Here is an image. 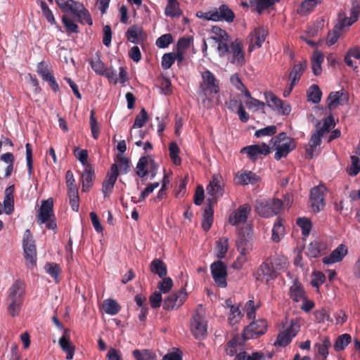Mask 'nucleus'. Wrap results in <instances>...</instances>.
Wrapping results in <instances>:
<instances>
[{"mask_svg": "<svg viewBox=\"0 0 360 360\" xmlns=\"http://www.w3.org/2000/svg\"><path fill=\"white\" fill-rule=\"evenodd\" d=\"M360 6L356 2L352 4L349 11V17H347L345 13H340L338 15V23L335 25L333 30L328 34L326 43L330 46L334 44L338 39L341 31L356 22L358 20Z\"/></svg>", "mask_w": 360, "mask_h": 360, "instance_id": "1", "label": "nucleus"}, {"mask_svg": "<svg viewBox=\"0 0 360 360\" xmlns=\"http://www.w3.org/2000/svg\"><path fill=\"white\" fill-rule=\"evenodd\" d=\"M207 41L212 46L215 47L220 57H225L228 53L230 37L226 30L217 25L213 26L210 30Z\"/></svg>", "mask_w": 360, "mask_h": 360, "instance_id": "2", "label": "nucleus"}, {"mask_svg": "<svg viewBox=\"0 0 360 360\" xmlns=\"http://www.w3.org/2000/svg\"><path fill=\"white\" fill-rule=\"evenodd\" d=\"M270 145L276 150L274 158L277 160L287 156L296 146L295 141L285 133H281L272 138Z\"/></svg>", "mask_w": 360, "mask_h": 360, "instance_id": "3", "label": "nucleus"}, {"mask_svg": "<svg viewBox=\"0 0 360 360\" xmlns=\"http://www.w3.org/2000/svg\"><path fill=\"white\" fill-rule=\"evenodd\" d=\"M207 322L205 318V310L199 306L194 311L191 319V331L196 339H202L207 335Z\"/></svg>", "mask_w": 360, "mask_h": 360, "instance_id": "4", "label": "nucleus"}, {"mask_svg": "<svg viewBox=\"0 0 360 360\" xmlns=\"http://www.w3.org/2000/svg\"><path fill=\"white\" fill-rule=\"evenodd\" d=\"M300 328V321L297 318L286 320L283 328L278 335L275 345L285 347L288 345L297 335Z\"/></svg>", "mask_w": 360, "mask_h": 360, "instance_id": "5", "label": "nucleus"}, {"mask_svg": "<svg viewBox=\"0 0 360 360\" xmlns=\"http://www.w3.org/2000/svg\"><path fill=\"white\" fill-rule=\"evenodd\" d=\"M282 209V202L278 199H259L255 205L257 212L263 217H270Z\"/></svg>", "mask_w": 360, "mask_h": 360, "instance_id": "6", "label": "nucleus"}, {"mask_svg": "<svg viewBox=\"0 0 360 360\" xmlns=\"http://www.w3.org/2000/svg\"><path fill=\"white\" fill-rule=\"evenodd\" d=\"M53 207L52 198L43 200L38 211L37 221L39 224H46L48 229L54 230L56 228V224L54 221Z\"/></svg>", "mask_w": 360, "mask_h": 360, "instance_id": "7", "label": "nucleus"}, {"mask_svg": "<svg viewBox=\"0 0 360 360\" xmlns=\"http://www.w3.org/2000/svg\"><path fill=\"white\" fill-rule=\"evenodd\" d=\"M202 82L201 84V89L204 93V96H207L208 94H217L219 90L218 82L216 80L214 75L208 70L202 73ZM210 98L205 97L202 98V105L204 108H210L212 105L210 104Z\"/></svg>", "mask_w": 360, "mask_h": 360, "instance_id": "8", "label": "nucleus"}, {"mask_svg": "<svg viewBox=\"0 0 360 360\" xmlns=\"http://www.w3.org/2000/svg\"><path fill=\"white\" fill-rule=\"evenodd\" d=\"M224 186L222 176L219 174H214L206 188L207 200L209 205H212L223 196L224 193Z\"/></svg>", "mask_w": 360, "mask_h": 360, "instance_id": "9", "label": "nucleus"}, {"mask_svg": "<svg viewBox=\"0 0 360 360\" xmlns=\"http://www.w3.org/2000/svg\"><path fill=\"white\" fill-rule=\"evenodd\" d=\"M269 145L264 143L250 145L240 149V153L245 155L246 158L252 162H255L259 158L266 156L271 153Z\"/></svg>", "mask_w": 360, "mask_h": 360, "instance_id": "10", "label": "nucleus"}, {"mask_svg": "<svg viewBox=\"0 0 360 360\" xmlns=\"http://www.w3.org/2000/svg\"><path fill=\"white\" fill-rule=\"evenodd\" d=\"M158 169V165L150 156H143L141 158L136 165L137 175L143 178L148 176L150 179H153Z\"/></svg>", "mask_w": 360, "mask_h": 360, "instance_id": "11", "label": "nucleus"}, {"mask_svg": "<svg viewBox=\"0 0 360 360\" xmlns=\"http://www.w3.org/2000/svg\"><path fill=\"white\" fill-rule=\"evenodd\" d=\"M90 64L96 74L105 76L110 82L117 83L116 72L112 68L106 67L98 56L96 55L93 57L90 60Z\"/></svg>", "mask_w": 360, "mask_h": 360, "instance_id": "12", "label": "nucleus"}, {"mask_svg": "<svg viewBox=\"0 0 360 360\" xmlns=\"http://www.w3.org/2000/svg\"><path fill=\"white\" fill-rule=\"evenodd\" d=\"M23 248L26 261L32 266H34L37 261V252L34 242L30 230H26L24 233Z\"/></svg>", "mask_w": 360, "mask_h": 360, "instance_id": "13", "label": "nucleus"}, {"mask_svg": "<svg viewBox=\"0 0 360 360\" xmlns=\"http://www.w3.org/2000/svg\"><path fill=\"white\" fill-rule=\"evenodd\" d=\"M268 34L267 28L264 26L255 27L248 36V51H252L256 48H259L264 42Z\"/></svg>", "mask_w": 360, "mask_h": 360, "instance_id": "14", "label": "nucleus"}, {"mask_svg": "<svg viewBox=\"0 0 360 360\" xmlns=\"http://www.w3.org/2000/svg\"><path fill=\"white\" fill-rule=\"evenodd\" d=\"M225 56H228L231 63L238 66L243 65L245 63V56L241 41L238 39L233 41L230 49L228 46V53Z\"/></svg>", "mask_w": 360, "mask_h": 360, "instance_id": "15", "label": "nucleus"}, {"mask_svg": "<svg viewBox=\"0 0 360 360\" xmlns=\"http://www.w3.org/2000/svg\"><path fill=\"white\" fill-rule=\"evenodd\" d=\"M326 191V188L323 184L311 188L310 202L312 210L314 212H319L324 208V193Z\"/></svg>", "mask_w": 360, "mask_h": 360, "instance_id": "16", "label": "nucleus"}, {"mask_svg": "<svg viewBox=\"0 0 360 360\" xmlns=\"http://www.w3.org/2000/svg\"><path fill=\"white\" fill-rule=\"evenodd\" d=\"M264 97L268 106L276 110L278 113L286 115L291 112L290 105L281 100L273 93L266 92L264 94Z\"/></svg>", "mask_w": 360, "mask_h": 360, "instance_id": "17", "label": "nucleus"}, {"mask_svg": "<svg viewBox=\"0 0 360 360\" xmlns=\"http://www.w3.org/2000/svg\"><path fill=\"white\" fill-rule=\"evenodd\" d=\"M267 330V324L264 319H258L250 323L243 330L245 339L256 338L265 333Z\"/></svg>", "mask_w": 360, "mask_h": 360, "instance_id": "18", "label": "nucleus"}, {"mask_svg": "<svg viewBox=\"0 0 360 360\" xmlns=\"http://www.w3.org/2000/svg\"><path fill=\"white\" fill-rule=\"evenodd\" d=\"M212 276L214 282L217 285L221 288L226 286V266L220 261L215 262L212 264L211 266Z\"/></svg>", "mask_w": 360, "mask_h": 360, "instance_id": "19", "label": "nucleus"}, {"mask_svg": "<svg viewBox=\"0 0 360 360\" xmlns=\"http://www.w3.org/2000/svg\"><path fill=\"white\" fill-rule=\"evenodd\" d=\"M251 210L249 205L245 204L234 210L229 216V222L236 226L245 224L248 216Z\"/></svg>", "mask_w": 360, "mask_h": 360, "instance_id": "20", "label": "nucleus"}, {"mask_svg": "<svg viewBox=\"0 0 360 360\" xmlns=\"http://www.w3.org/2000/svg\"><path fill=\"white\" fill-rule=\"evenodd\" d=\"M278 274L276 270L274 268V265L270 263L264 262L259 267L255 274L257 280L264 283H269L270 281L274 279Z\"/></svg>", "mask_w": 360, "mask_h": 360, "instance_id": "21", "label": "nucleus"}, {"mask_svg": "<svg viewBox=\"0 0 360 360\" xmlns=\"http://www.w3.org/2000/svg\"><path fill=\"white\" fill-rule=\"evenodd\" d=\"M186 297L187 293L184 289H181L178 292L172 293L165 299L163 307L168 310L178 309L183 304Z\"/></svg>", "mask_w": 360, "mask_h": 360, "instance_id": "22", "label": "nucleus"}, {"mask_svg": "<svg viewBox=\"0 0 360 360\" xmlns=\"http://www.w3.org/2000/svg\"><path fill=\"white\" fill-rule=\"evenodd\" d=\"M117 167L116 164H113L110 172L107 174L105 179L103 183L102 191L105 197L108 196L114 187V185L117 181L118 176Z\"/></svg>", "mask_w": 360, "mask_h": 360, "instance_id": "23", "label": "nucleus"}, {"mask_svg": "<svg viewBox=\"0 0 360 360\" xmlns=\"http://www.w3.org/2000/svg\"><path fill=\"white\" fill-rule=\"evenodd\" d=\"M348 101L346 94L340 91L332 92L328 98V106L330 110H334L340 105H345Z\"/></svg>", "mask_w": 360, "mask_h": 360, "instance_id": "24", "label": "nucleus"}, {"mask_svg": "<svg viewBox=\"0 0 360 360\" xmlns=\"http://www.w3.org/2000/svg\"><path fill=\"white\" fill-rule=\"evenodd\" d=\"M347 253V248L345 245L341 244L335 248L328 256L323 259V262L326 264H332L340 262Z\"/></svg>", "mask_w": 360, "mask_h": 360, "instance_id": "25", "label": "nucleus"}, {"mask_svg": "<svg viewBox=\"0 0 360 360\" xmlns=\"http://www.w3.org/2000/svg\"><path fill=\"white\" fill-rule=\"evenodd\" d=\"M323 135L321 131H316L311 136L310 141L306 148V155L309 158H313L318 154L319 147L321 144V138Z\"/></svg>", "mask_w": 360, "mask_h": 360, "instance_id": "26", "label": "nucleus"}, {"mask_svg": "<svg viewBox=\"0 0 360 360\" xmlns=\"http://www.w3.org/2000/svg\"><path fill=\"white\" fill-rule=\"evenodd\" d=\"M214 13H217V18L214 22L226 21L229 23L232 22L235 18V14L233 11L226 5H221L218 8L214 9Z\"/></svg>", "mask_w": 360, "mask_h": 360, "instance_id": "27", "label": "nucleus"}, {"mask_svg": "<svg viewBox=\"0 0 360 360\" xmlns=\"http://www.w3.org/2000/svg\"><path fill=\"white\" fill-rule=\"evenodd\" d=\"M290 297L296 302H301L306 297L301 283L297 279L293 280L292 284L290 287Z\"/></svg>", "mask_w": 360, "mask_h": 360, "instance_id": "28", "label": "nucleus"}, {"mask_svg": "<svg viewBox=\"0 0 360 360\" xmlns=\"http://www.w3.org/2000/svg\"><path fill=\"white\" fill-rule=\"evenodd\" d=\"M183 12L180 8V4L177 0H167L165 8V15L171 18H179Z\"/></svg>", "mask_w": 360, "mask_h": 360, "instance_id": "29", "label": "nucleus"}, {"mask_svg": "<svg viewBox=\"0 0 360 360\" xmlns=\"http://www.w3.org/2000/svg\"><path fill=\"white\" fill-rule=\"evenodd\" d=\"M68 330H65L63 335L60 338L58 343L61 349L66 353V359L68 360L72 359L75 353L74 347L70 342L68 337Z\"/></svg>", "mask_w": 360, "mask_h": 360, "instance_id": "30", "label": "nucleus"}, {"mask_svg": "<svg viewBox=\"0 0 360 360\" xmlns=\"http://www.w3.org/2000/svg\"><path fill=\"white\" fill-rule=\"evenodd\" d=\"M285 236L284 221L278 218L274 223L271 230V240L274 243L280 242Z\"/></svg>", "mask_w": 360, "mask_h": 360, "instance_id": "31", "label": "nucleus"}, {"mask_svg": "<svg viewBox=\"0 0 360 360\" xmlns=\"http://www.w3.org/2000/svg\"><path fill=\"white\" fill-rule=\"evenodd\" d=\"M236 182L238 184L247 185L254 184L259 180V177L252 172H239L237 173Z\"/></svg>", "mask_w": 360, "mask_h": 360, "instance_id": "32", "label": "nucleus"}, {"mask_svg": "<svg viewBox=\"0 0 360 360\" xmlns=\"http://www.w3.org/2000/svg\"><path fill=\"white\" fill-rule=\"evenodd\" d=\"M324 60L323 54L319 51H315L311 58V69L313 73L318 76L321 74L322 68L321 65Z\"/></svg>", "mask_w": 360, "mask_h": 360, "instance_id": "33", "label": "nucleus"}, {"mask_svg": "<svg viewBox=\"0 0 360 360\" xmlns=\"http://www.w3.org/2000/svg\"><path fill=\"white\" fill-rule=\"evenodd\" d=\"M57 4L63 11L71 12L75 15L82 9L83 6L82 4L73 0H68L66 1L59 0L57 1Z\"/></svg>", "mask_w": 360, "mask_h": 360, "instance_id": "34", "label": "nucleus"}, {"mask_svg": "<svg viewBox=\"0 0 360 360\" xmlns=\"http://www.w3.org/2000/svg\"><path fill=\"white\" fill-rule=\"evenodd\" d=\"M307 68V61L304 60L298 64L294 65L292 70L290 73L289 79L290 83L295 84L296 82L300 79L304 70Z\"/></svg>", "mask_w": 360, "mask_h": 360, "instance_id": "35", "label": "nucleus"}, {"mask_svg": "<svg viewBox=\"0 0 360 360\" xmlns=\"http://www.w3.org/2000/svg\"><path fill=\"white\" fill-rule=\"evenodd\" d=\"M352 58H354L356 60H360V48L359 47H353L348 50L346 55L345 56V63L350 68H352L354 70L357 69V65L354 63Z\"/></svg>", "mask_w": 360, "mask_h": 360, "instance_id": "36", "label": "nucleus"}, {"mask_svg": "<svg viewBox=\"0 0 360 360\" xmlns=\"http://www.w3.org/2000/svg\"><path fill=\"white\" fill-rule=\"evenodd\" d=\"M127 37L132 43L136 44L143 39L145 34L142 28L133 26L128 30L127 32Z\"/></svg>", "mask_w": 360, "mask_h": 360, "instance_id": "37", "label": "nucleus"}, {"mask_svg": "<svg viewBox=\"0 0 360 360\" xmlns=\"http://www.w3.org/2000/svg\"><path fill=\"white\" fill-rule=\"evenodd\" d=\"M229 249L228 238H221L216 242V246L214 248V255L219 259L224 257L226 252Z\"/></svg>", "mask_w": 360, "mask_h": 360, "instance_id": "38", "label": "nucleus"}, {"mask_svg": "<svg viewBox=\"0 0 360 360\" xmlns=\"http://www.w3.org/2000/svg\"><path fill=\"white\" fill-rule=\"evenodd\" d=\"M150 269L153 274H158L159 277H165L167 273L165 264L160 259H154L150 266Z\"/></svg>", "mask_w": 360, "mask_h": 360, "instance_id": "39", "label": "nucleus"}, {"mask_svg": "<svg viewBox=\"0 0 360 360\" xmlns=\"http://www.w3.org/2000/svg\"><path fill=\"white\" fill-rule=\"evenodd\" d=\"M245 96L248 98L245 104L250 110L255 112L264 108V103L252 98L248 90H245Z\"/></svg>", "mask_w": 360, "mask_h": 360, "instance_id": "40", "label": "nucleus"}, {"mask_svg": "<svg viewBox=\"0 0 360 360\" xmlns=\"http://www.w3.org/2000/svg\"><path fill=\"white\" fill-rule=\"evenodd\" d=\"M330 346V342L328 338H323L315 345V348L317 350L318 354L321 356L323 359H326L328 354V348Z\"/></svg>", "mask_w": 360, "mask_h": 360, "instance_id": "41", "label": "nucleus"}, {"mask_svg": "<svg viewBox=\"0 0 360 360\" xmlns=\"http://www.w3.org/2000/svg\"><path fill=\"white\" fill-rule=\"evenodd\" d=\"M94 178V171L91 166L84 167V171L82 175V191L86 192L91 186Z\"/></svg>", "mask_w": 360, "mask_h": 360, "instance_id": "42", "label": "nucleus"}, {"mask_svg": "<svg viewBox=\"0 0 360 360\" xmlns=\"http://www.w3.org/2000/svg\"><path fill=\"white\" fill-rule=\"evenodd\" d=\"M213 213L212 205H209L208 207L204 211L202 220V227L205 231H207L212 226L213 223Z\"/></svg>", "mask_w": 360, "mask_h": 360, "instance_id": "43", "label": "nucleus"}, {"mask_svg": "<svg viewBox=\"0 0 360 360\" xmlns=\"http://www.w3.org/2000/svg\"><path fill=\"white\" fill-rule=\"evenodd\" d=\"M227 307H230V312L229 315V321L231 324L234 325L239 322L242 315L238 307L231 304L230 300L226 302Z\"/></svg>", "mask_w": 360, "mask_h": 360, "instance_id": "44", "label": "nucleus"}, {"mask_svg": "<svg viewBox=\"0 0 360 360\" xmlns=\"http://www.w3.org/2000/svg\"><path fill=\"white\" fill-rule=\"evenodd\" d=\"M103 309L106 314L113 316L120 311V307L115 300L108 299L103 301Z\"/></svg>", "mask_w": 360, "mask_h": 360, "instance_id": "45", "label": "nucleus"}, {"mask_svg": "<svg viewBox=\"0 0 360 360\" xmlns=\"http://www.w3.org/2000/svg\"><path fill=\"white\" fill-rule=\"evenodd\" d=\"M23 290V283L20 281L15 282L10 289L9 299L22 300Z\"/></svg>", "mask_w": 360, "mask_h": 360, "instance_id": "46", "label": "nucleus"}, {"mask_svg": "<svg viewBox=\"0 0 360 360\" xmlns=\"http://www.w3.org/2000/svg\"><path fill=\"white\" fill-rule=\"evenodd\" d=\"M351 335L347 333L338 336L334 344V349L337 352L342 351L351 342Z\"/></svg>", "mask_w": 360, "mask_h": 360, "instance_id": "47", "label": "nucleus"}, {"mask_svg": "<svg viewBox=\"0 0 360 360\" xmlns=\"http://www.w3.org/2000/svg\"><path fill=\"white\" fill-rule=\"evenodd\" d=\"M347 172L350 176H356L360 172V160L358 157L352 155L348 165Z\"/></svg>", "mask_w": 360, "mask_h": 360, "instance_id": "48", "label": "nucleus"}, {"mask_svg": "<svg viewBox=\"0 0 360 360\" xmlns=\"http://www.w3.org/2000/svg\"><path fill=\"white\" fill-rule=\"evenodd\" d=\"M133 354L136 360H157L156 355L148 349L134 350Z\"/></svg>", "mask_w": 360, "mask_h": 360, "instance_id": "49", "label": "nucleus"}, {"mask_svg": "<svg viewBox=\"0 0 360 360\" xmlns=\"http://www.w3.org/2000/svg\"><path fill=\"white\" fill-rule=\"evenodd\" d=\"M321 243L319 241L311 242L307 248V255L310 258H316L321 255Z\"/></svg>", "mask_w": 360, "mask_h": 360, "instance_id": "50", "label": "nucleus"}, {"mask_svg": "<svg viewBox=\"0 0 360 360\" xmlns=\"http://www.w3.org/2000/svg\"><path fill=\"white\" fill-rule=\"evenodd\" d=\"M308 100L314 103H318L321 101V92L317 85H311L307 91Z\"/></svg>", "mask_w": 360, "mask_h": 360, "instance_id": "51", "label": "nucleus"}, {"mask_svg": "<svg viewBox=\"0 0 360 360\" xmlns=\"http://www.w3.org/2000/svg\"><path fill=\"white\" fill-rule=\"evenodd\" d=\"M180 149L175 142L170 143L169 146V157L174 165H180L181 160L179 156Z\"/></svg>", "mask_w": 360, "mask_h": 360, "instance_id": "52", "label": "nucleus"}, {"mask_svg": "<svg viewBox=\"0 0 360 360\" xmlns=\"http://www.w3.org/2000/svg\"><path fill=\"white\" fill-rule=\"evenodd\" d=\"M117 168L122 173H127L129 168V161L123 154H118L116 157L115 163Z\"/></svg>", "mask_w": 360, "mask_h": 360, "instance_id": "53", "label": "nucleus"}, {"mask_svg": "<svg viewBox=\"0 0 360 360\" xmlns=\"http://www.w3.org/2000/svg\"><path fill=\"white\" fill-rule=\"evenodd\" d=\"M238 234L240 237L238 240L248 241V239L251 238L253 236L252 226L248 224L243 225V227L238 231Z\"/></svg>", "mask_w": 360, "mask_h": 360, "instance_id": "54", "label": "nucleus"}, {"mask_svg": "<svg viewBox=\"0 0 360 360\" xmlns=\"http://www.w3.org/2000/svg\"><path fill=\"white\" fill-rule=\"evenodd\" d=\"M297 224L301 229L304 236H309L311 229V222L309 219L306 217L299 218L297 220Z\"/></svg>", "mask_w": 360, "mask_h": 360, "instance_id": "55", "label": "nucleus"}, {"mask_svg": "<svg viewBox=\"0 0 360 360\" xmlns=\"http://www.w3.org/2000/svg\"><path fill=\"white\" fill-rule=\"evenodd\" d=\"M74 155L84 167L90 166L87 162L88 152L86 150L75 147L74 149Z\"/></svg>", "mask_w": 360, "mask_h": 360, "instance_id": "56", "label": "nucleus"}, {"mask_svg": "<svg viewBox=\"0 0 360 360\" xmlns=\"http://www.w3.org/2000/svg\"><path fill=\"white\" fill-rule=\"evenodd\" d=\"M148 114L144 108H142L139 114L136 117L132 129L141 128L148 121Z\"/></svg>", "mask_w": 360, "mask_h": 360, "instance_id": "57", "label": "nucleus"}, {"mask_svg": "<svg viewBox=\"0 0 360 360\" xmlns=\"http://www.w3.org/2000/svg\"><path fill=\"white\" fill-rule=\"evenodd\" d=\"M240 343L238 338H233L227 343L226 354L229 356L235 355L238 351Z\"/></svg>", "mask_w": 360, "mask_h": 360, "instance_id": "58", "label": "nucleus"}, {"mask_svg": "<svg viewBox=\"0 0 360 360\" xmlns=\"http://www.w3.org/2000/svg\"><path fill=\"white\" fill-rule=\"evenodd\" d=\"M77 17L79 19V21L82 24H87L89 25H92V20L89 11L84 8L82 6V9L78 11L77 13Z\"/></svg>", "mask_w": 360, "mask_h": 360, "instance_id": "59", "label": "nucleus"}, {"mask_svg": "<svg viewBox=\"0 0 360 360\" xmlns=\"http://www.w3.org/2000/svg\"><path fill=\"white\" fill-rule=\"evenodd\" d=\"M40 6L42 15L46 18L47 21L51 25L56 24V20L53 14L48 7L47 4L45 2H41Z\"/></svg>", "mask_w": 360, "mask_h": 360, "instance_id": "60", "label": "nucleus"}, {"mask_svg": "<svg viewBox=\"0 0 360 360\" xmlns=\"http://www.w3.org/2000/svg\"><path fill=\"white\" fill-rule=\"evenodd\" d=\"M44 269L47 274L51 276L56 281H58V277L60 273V267L58 264L54 263H48L45 265Z\"/></svg>", "mask_w": 360, "mask_h": 360, "instance_id": "61", "label": "nucleus"}, {"mask_svg": "<svg viewBox=\"0 0 360 360\" xmlns=\"http://www.w3.org/2000/svg\"><path fill=\"white\" fill-rule=\"evenodd\" d=\"M335 127L334 119L331 116H328L324 120L322 126H318L317 130L321 131V134L328 132L330 129Z\"/></svg>", "mask_w": 360, "mask_h": 360, "instance_id": "62", "label": "nucleus"}, {"mask_svg": "<svg viewBox=\"0 0 360 360\" xmlns=\"http://www.w3.org/2000/svg\"><path fill=\"white\" fill-rule=\"evenodd\" d=\"M68 196L72 209L77 212L79 210L78 190L73 189L72 191H68Z\"/></svg>", "mask_w": 360, "mask_h": 360, "instance_id": "63", "label": "nucleus"}, {"mask_svg": "<svg viewBox=\"0 0 360 360\" xmlns=\"http://www.w3.org/2000/svg\"><path fill=\"white\" fill-rule=\"evenodd\" d=\"M162 281L158 283V289L160 292L166 293L170 290L173 286V281L170 278L163 277Z\"/></svg>", "mask_w": 360, "mask_h": 360, "instance_id": "64", "label": "nucleus"}]
</instances>
